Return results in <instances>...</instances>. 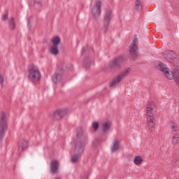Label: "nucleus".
<instances>
[{
  "mask_svg": "<svg viewBox=\"0 0 179 179\" xmlns=\"http://www.w3.org/2000/svg\"><path fill=\"white\" fill-rule=\"evenodd\" d=\"M87 144V135L83 134V129L82 127H77L76 140L74 142V152L76 154L71 157V159L73 163H76L79 159H80V156L83 155V152H85V146H86Z\"/></svg>",
  "mask_w": 179,
  "mask_h": 179,
  "instance_id": "f257e3e1",
  "label": "nucleus"
},
{
  "mask_svg": "<svg viewBox=\"0 0 179 179\" xmlns=\"http://www.w3.org/2000/svg\"><path fill=\"white\" fill-rule=\"evenodd\" d=\"M159 66L166 79L169 80H173V79L176 84L179 85V66L175 67L173 71H170V69L167 68L163 62H159Z\"/></svg>",
  "mask_w": 179,
  "mask_h": 179,
  "instance_id": "f03ea898",
  "label": "nucleus"
},
{
  "mask_svg": "<svg viewBox=\"0 0 179 179\" xmlns=\"http://www.w3.org/2000/svg\"><path fill=\"white\" fill-rule=\"evenodd\" d=\"M157 111V107L154 101L148 102L147 105V124L150 132L155 128V113Z\"/></svg>",
  "mask_w": 179,
  "mask_h": 179,
  "instance_id": "7ed1b4c3",
  "label": "nucleus"
},
{
  "mask_svg": "<svg viewBox=\"0 0 179 179\" xmlns=\"http://www.w3.org/2000/svg\"><path fill=\"white\" fill-rule=\"evenodd\" d=\"M28 73V79L30 80V82H32V83H34V82H38V80H40L41 78V73H40L38 67L34 64L29 66Z\"/></svg>",
  "mask_w": 179,
  "mask_h": 179,
  "instance_id": "20e7f679",
  "label": "nucleus"
},
{
  "mask_svg": "<svg viewBox=\"0 0 179 179\" xmlns=\"http://www.w3.org/2000/svg\"><path fill=\"white\" fill-rule=\"evenodd\" d=\"M8 118L6 114L4 112L0 113V142L3 141L5 136V132L8 129Z\"/></svg>",
  "mask_w": 179,
  "mask_h": 179,
  "instance_id": "39448f33",
  "label": "nucleus"
},
{
  "mask_svg": "<svg viewBox=\"0 0 179 179\" xmlns=\"http://www.w3.org/2000/svg\"><path fill=\"white\" fill-rule=\"evenodd\" d=\"M127 61V57L124 55L119 56L114 59L108 65L109 68L113 71H118L121 69V64Z\"/></svg>",
  "mask_w": 179,
  "mask_h": 179,
  "instance_id": "423d86ee",
  "label": "nucleus"
},
{
  "mask_svg": "<svg viewBox=\"0 0 179 179\" xmlns=\"http://www.w3.org/2000/svg\"><path fill=\"white\" fill-rule=\"evenodd\" d=\"M91 12L95 20L100 17V15H101V1L100 0H96L94 2Z\"/></svg>",
  "mask_w": 179,
  "mask_h": 179,
  "instance_id": "0eeeda50",
  "label": "nucleus"
},
{
  "mask_svg": "<svg viewBox=\"0 0 179 179\" xmlns=\"http://www.w3.org/2000/svg\"><path fill=\"white\" fill-rule=\"evenodd\" d=\"M131 71V68L126 69L122 73H120L117 76H116L112 82L110 83V87H113L114 86H117L122 79L125 78L128 75V73Z\"/></svg>",
  "mask_w": 179,
  "mask_h": 179,
  "instance_id": "6e6552de",
  "label": "nucleus"
},
{
  "mask_svg": "<svg viewBox=\"0 0 179 179\" xmlns=\"http://www.w3.org/2000/svg\"><path fill=\"white\" fill-rule=\"evenodd\" d=\"M111 19H113V10H111V8H107L105 11V15L103 17L105 30H107V29H108V26L110 24V22H111Z\"/></svg>",
  "mask_w": 179,
  "mask_h": 179,
  "instance_id": "1a4fd4ad",
  "label": "nucleus"
},
{
  "mask_svg": "<svg viewBox=\"0 0 179 179\" xmlns=\"http://www.w3.org/2000/svg\"><path fill=\"white\" fill-rule=\"evenodd\" d=\"M68 110L66 109H58L53 113V120L56 121H59L62 120L66 115Z\"/></svg>",
  "mask_w": 179,
  "mask_h": 179,
  "instance_id": "9d476101",
  "label": "nucleus"
},
{
  "mask_svg": "<svg viewBox=\"0 0 179 179\" xmlns=\"http://www.w3.org/2000/svg\"><path fill=\"white\" fill-rule=\"evenodd\" d=\"M143 10V4L142 0H136L135 3V15L137 17H140Z\"/></svg>",
  "mask_w": 179,
  "mask_h": 179,
  "instance_id": "9b49d317",
  "label": "nucleus"
},
{
  "mask_svg": "<svg viewBox=\"0 0 179 179\" xmlns=\"http://www.w3.org/2000/svg\"><path fill=\"white\" fill-rule=\"evenodd\" d=\"M59 167V162L58 160L53 159L50 164V173L52 174H57L58 173V168Z\"/></svg>",
  "mask_w": 179,
  "mask_h": 179,
  "instance_id": "f8f14e48",
  "label": "nucleus"
},
{
  "mask_svg": "<svg viewBox=\"0 0 179 179\" xmlns=\"http://www.w3.org/2000/svg\"><path fill=\"white\" fill-rule=\"evenodd\" d=\"M164 58L171 62L173 58H176V52L173 50H168L164 52Z\"/></svg>",
  "mask_w": 179,
  "mask_h": 179,
  "instance_id": "ddd939ff",
  "label": "nucleus"
},
{
  "mask_svg": "<svg viewBox=\"0 0 179 179\" xmlns=\"http://www.w3.org/2000/svg\"><path fill=\"white\" fill-rule=\"evenodd\" d=\"M102 134L103 135H106L110 132V129L111 128V124L110 122H104L102 124Z\"/></svg>",
  "mask_w": 179,
  "mask_h": 179,
  "instance_id": "4468645a",
  "label": "nucleus"
},
{
  "mask_svg": "<svg viewBox=\"0 0 179 179\" xmlns=\"http://www.w3.org/2000/svg\"><path fill=\"white\" fill-rule=\"evenodd\" d=\"M27 148V141L26 140H20L18 142V150L23 152Z\"/></svg>",
  "mask_w": 179,
  "mask_h": 179,
  "instance_id": "2eb2a0df",
  "label": "nucleus"
},
{
  "mask_svg": "<svg viewBox=\"0 0 179 179\" xmlns=\"http://www.w3.org/2000/svg\"><path fill=\"white\" fill-rule=\"evenodd\" d=\"M120 149V143L117 139L113 140L112 145H111V152L114 153L115 152H117Z\"/></svg>",
  "mask_w": 179,
  "mask_h": 179,
  "instance_id": "dca6fc26",
  "label": "nucleus"
},
{
  "mask_svg": "<svg viewBox=\"0 0 179 179\" xmlns=\"http://www.w3.org/2000/svg\"><path fill=\"white\" fill-rule=\"evenodd\" d=\"M129 54L132 58H135V38L133 39L129 49Z\"/></svg>",
  "mask_w": 179,
  "mask_h": 179,
  "instance_id": "f3484780",
  "label": "nucleus"
},
{
  "mask_svg": "<svg viewBox=\"0 0 179 179\" xmlns=\"http://www.w3.org/2000/svg\"><path fill=\"white\" fill-rule=\"evenodd\" d=\"M61 79H62V76L58 73H56L52 77V82L54 83H58V82H61Z\"/></svg>",
  "mask_w": 179,
  "mask_h": 179,
  "instance_id": "a211bd4d",
  "label": "nucleus"
},
{
  "mask_svg": "<svg viewBox=\"0 0 179 179\" xmlns=\"http://www.w3.org/2000/svg\"><path fill=\"white\" fill-rule=\"evenodd\" d=\"M179 164V157H173V159L171 162V165L172 167H177Z\"/></svg>",
  "mask_w": 179,
  "mask_h": 179,
  "instance_id": "6ab92c4d",
  "label": "nucleus"
},
{
  "mask_svg": "<svg viewBox=\"0 0 179 179\" xmlns=\"http://www.w3.org/2000/svg\"><path fill=\"white\" fill-rule=\"evenodd\" d=\"M139 45V42L138 41V38H135V57H139V48L138 45Z\"/></svg>",
  "mask_w": 179,
  "mask_h": 179,
  "instance_id": "aec40b11",
  "label": "nucleus"
},
{
  "mask_svg": "<svg viewBox=\"0 0 179 179\" xmlns=\"http://www.w3.org/2000/svg\"><path fill=\"white\" fill-rule=\"evenodd\" d=\"M59 52L58 46L52 45L50 48V54H52V55H58Z\"/></svg>",
  "mask_w": 179,
  "mask_h": 179,
  "instance_id": "412c9836",
  "label": "nucleus"
},
{
  "mask_svg": "<svg viewBox=\"0 0 179 179\" xmlns=\"http://www.w3.org/2000/svg\"><path fill=\"white\" fill-rule=\"evenodd\" d=\"M143 163V159L141 156H136L135 157V164L137 166H141Z\"/></svg>",
  "mask_w": 179,
  "mask_h": 179,
  "instance_id": "4be33fe9",
  "label": "nucleus"
},
{
  "mask_svg": "<svg viewBox=\"0 0 179 179\" xmlns=\"http://www.w3.org/2000/svg\"><path fill=\"white\" fill-rule=\"evenodd\" d=\"M60 42H61V39L59 38V36L54 37L52 39V43L53 46L58 47V44H59Z\"/></svg>",
  "mask_w": 179,
  "mask_h": 179,
  "instance_id": "5701e85b",
  "label": "nucleus"
},
{
  "mask_svg": "<svg viewBox=\"0 0 179 179\" xmlns=\"http://www.w3.org/2000/svg\"><path fill=\"white\" fill-rule=\"evenodd\" d=\"M8 26H9V29H10V30H15V29L16 27V24H15V18L12 17L10 19Z\"/></svg>",
  "mask_w": 179,
  "mask_h": 179,
  "instance_id": "b1692460",
  "label": "nucleus"
},
{
  "mask_svg": "<svg viewBox=\"0 0 179 179\" xmlns=\"http://www.w3.org/2000/svg\"><path fill=\"white\" fill-rule=\"evenodd\" d=\"M84 65H85V67L87 69H89V68L90 67V65H91V61H90V58L89 57H87L84 59Z\"/></svg>",
  "mask_w": 179,
  "mask_h": 179,
  "instance_id": "393cba45",
  "label": "nucleus"
},
{
  "mask_svg": "<svg viewBox=\"0 0 179 179\" xmlns=\"http://www.w3.org/2000/svg\"><path fill=\"white\" fill-rule=\"evenodd\" d=\"M178 143H179V134H176L173 137V143L176 146L178 145Z\"/></svg>",
  "mask_w": 179,
  "mask_h": 179,
  "instance_id": "a878e982",
  "label": "nucleus"
},
{
  "mask_svg": "<svg viewBox=\"0 0 179 179\" xmlns=\"http://www.w3.org/2000/svg\"><path fill=\"white\" fill-rule=\"evenodd\" d=\"M171 128L173 129V131H178V126L177 125V123H171Z\"/></svg>",
  "mask_w": 179,
  "mask_h": 179,
  "instance_id": "bb28decb",
  "label": "nucleus"
},
{
  "mask_svg": "<svg viewBox=\"0 0 179 179\" xmlns=\"http://www.w3.org/2000/svg\"><path fill=\"white\" fill-rule=\"evenodd\" d=\"M92 128L94 129V131H97L99 129V122H94L92 123Z\"/></svg>",
  "mask_w": 179,
  "mask_h": 179,
  "instance_id": "cd10ccee",
  "label": "nucleus"
},
{
  "mask_svg": "<svg viewBox=\"0 0 179 179\" xmlns=\"http://www.w3.org/2000/svg\"><path fill=\"white\" fill-rule=\"evenodd\" d=\"M6 19H8V14H7V13L4 14V15H3V17H2V20H3V21L6 20Z\"/></svg>",
  "mask_w": 179,
  "mask_h": 179,
  "instance_id": "c85d7f7f",
  "label": "nucleus"
},
{
  "mask_svg": "<svg viewBox=\"0 0 179 179\" xmlns=\"http://www.w3.org/2000/svg\"><path fill=\"white\" fill-rule=\"evenodd\" d=\"M0 83L2 86V85H3V77L2 76L0 75Z\"/></svg>",
  "mask_w": 179,
  "mask_h": 179,
  "instance_id": "c756f323",
  "label": "nucleus"
},
{
  "mask_svg": "<svg viewBox=\"0 0 179 179\" xmlns=\"http://www.w3.org/2000/svg\"><path fill=\"white\" fill-rule=\"evenodd\" d=\"M34 3H36V5H41V1H36V0H34Z\"/></svg>",
  "mask_w": 179,
  "mask_h": 179,
  "instance_id": "7c9ffc66",
  "label": "nucleus"
},
{
  "mask_svg": "<svg viewBox=\"0 0 179 179\" xmlns=\"http://www.w3.org/2000/svg\"><path fill=\"white\" fill-rule=\"evenodd\" d=\"M86 52V48H83L81 52L82 55Z\"/></svg>",
  "mask_w": 179,
  "mask_h": 179,
  "instance_id": "2f4dec72",
  "label": "nucleus"
},
{
  "mask_svg": "<svg viewBox=\"0 0 179 179\" xmlns=\"http://www.w3.org/2000/svg\"><path fill=\"white\" fill-rule=\"evenodd\" d=\"M92 145H93V146H96V145H94V142L92 143Z\"/></svg>",
  "mask_w": 179,
  "mask_h": 179,
  "instance_id": "473e14b6",
  "label": "nucleus"
}]
</instances>
